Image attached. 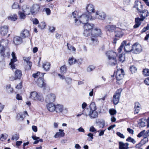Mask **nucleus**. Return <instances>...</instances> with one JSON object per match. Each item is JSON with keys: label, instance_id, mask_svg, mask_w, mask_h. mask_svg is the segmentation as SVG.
<instances>
[{"label": "nucleus", "instance_id": "obj_36", "mask_svg": "<svg viewBox=\"0 0 149 149\" xmlns=\"http://www.w3.org/2000/svg\"><path fill=\"white\" fill-rule=\"evenodd\" d=\"M125 42L126 41H123V42L121 43L120 46L118 49V51L119 53H120L121 52L123 47H124V46L125 45V44L126 43Z\"/></svg>", "mask_w": 149, "mask_h": 149}, {"label": "nucleus", "instance_id": "obj_23", "mask_svg": "<svg viewBox=\"0 0 149 149\" xmlns=\"http://www.w3.org/2000/svg\"><path fill=\"white\" fill-rule=\"evenodd\" d=\"M119 149H128V148L129 143H124L122 142H119Z\"/></svg>", "mask_w": 149, "mask_h": 149}, {"label": "nucleus", "instance_id": "obj_7", "mask_svg": "<svg viewBox=\"0 0 149 149\" xmlns=\"http://www.w3.org/2000/svg\"><path fill=\"white\" fill-rule=\"evenodd\" d=\"M56 98L54 94L51 93L46 96L45 100L47 103H52L54 101Z\"/></svg>", "mask_w": 149, "mask_h": 149}, {"label": "nucleus", "instance_id": "obj_9", "mask_svg": "<svg viewBox=\"0 0 149 149\" xmlns=\"http://www.w3.org/2000/svg\"><path fill=\"white\" fill-rule=\"evenodd\" d=\"M126 43L125 44L124 46V50L126 52H132V47L130 45V42L129 41L125 40Z\"/></svg>", "mask_w": 149, "mask_h": 149}, {"label": "nucleus", "instance_id": "obj_49", "mask_svg": "<svg viewBox=\"0 0 149 149\" xmlns=\"http://www.w3.org/2000/svg\"><path fill=\"white\" fill-rule=\"evenodd\" d=\"M24 14L23 12V13L21 12H19V15L20 18L21 19H24L25 18L26 15Z\"/></svg>", "mask_w": 149, "mask_h": 149}, {"label": "nucleus", "instance_id": "obj_24", "mask_svg": "<svg viewBox=\"0 0 149 149\" xmlns=\"http://www.w3.org/2000/svg\"><path fill=\"white\" fill-rule=\"evenodd\" d=\"M123 33L120 28H118L117 30L115 31V36L116 37L121 38L123 36Z\"/></svg>", "mask_w": 149, "mask_h": 149}, {"label": "nucleus", "instance_id": "obj_59", "mask_svg": "<svg viewBox=\"0 0 149 149\" xmlns=\"http://www.w3.org/2000/svg\"><path fill=\"white\" fill-rule=\"evenodd\" d=\"M148 138H146V137H145V140L142 139L141 141V144L143 145L144 144L148 142Z\"/></svg>", "mask_w": 149, "mask_h": 149}, {"label": "nucleus", "instance_id": "obj_52", "mask_svg": "<svg viewBox=\"0 0 149 149\" xmlns=\"http://www.w3.org/2000/svg\"><path fill=\"white\" fill-rule=\"evenodd\" d=\"M110 114L111 115H113L116 113V111L114 109H111L109 110Z\"/></svg>", "mask_w": 149, "mask_h": 149}, {"label": "nucleus", "instance_id": "obj_16", "mask_svg": "<svg viewBox=\"0 0 149 149\" xmlns=\"http://www.w3.org/2000/svg\"><path fill=\"white\" fill-rule=\"evenodd\" d=\"M97 17L100 19H104L106 17L105 13L103 12L97 11L96 13Z\"/></svg>", "mask_w": 149, "mask_h": 149}, {"label": "nucleus", "instance_id": "obj_50", "mask_svg": "<svg viewBox=\"0 0 149 149\" xmlns=\"http://www.w3.org/2000/svg\"><path fill=\"white\" fill-rule=\"evenodd\" d=\"M127 141L130 142H132L133 144H135L136 143V141L134 139L132 138L131 137H129L126 140Z\"/></svg>", "mask_w": 149, "mask_h": 149}, {"label": "nucleus", "instance_id": "obj_11", "mask_svg": "<svg viewBox=\"0 0 149 149\" xmlns=\"http://www.w3.org/2000/svg\"><path fill=\"white\" fill-rule=\"evenodd\" d=\"M134 7L136 8L138 12L142 11L143 8V6L141 3L138 1H136L135 2V5Z\"/></svg>", "mask_w": 149, "mask_h": 149}, {"label": "nucleus", "instance_id": "obj_48", "mask_svg": "<svg viewBox=\"0 0 149 149\" xmlns=\"http://www.w3.org/2000/svg\"><path fill=\"white\" fill-rule=\"evenodd\" d=\"M8 137V135L6 134H2L0 138V140L2 141H3L6 140Z\"/></svg>", "mask_w": 149, "mask_h": 149}, {"label": "nucleus", "instance_id": "obj_42", "mask_svg": "<svg viewBox=\"0 0 149 149\" xmlns=\"http://www.w3.org/2000/svg\"><path fill=\"white\" fill-rule=\"evenodd\" d=\"M125 59V57L124 55L121 54L119 55L118 60L120 62L123 63L124 62Z\"/></svg>", "mask_w": 149, "mask_h": 149}, {"label": "nucleus", "instance_id": "obj_57", "mask_svg": "<svg viewBox=\"0 0 149 149\" xmlns=\"http://www.w3.org/2000/svg\"><path fill=\"white\" fill-rule=\"evenodd\" d=\"M87 136H88L90 137V138L88 139V141H92V139H93V134L91 133H90L87 134Z\"/></svg>", "mask_w": 149, "mask_h": 149}, {"label": "nucleus", "instance_id": "obj_51", "mask_svg": "<svg viewBox=\"0 0 149 149\" xmlns=\"http://www.w3.org/2000/svg\"><path fill=\"white\" fill-rule=\"evenodd\" d=\"M77 19V18L75 19L74 20L75 21V25H79L81 23H82L81 19L79 18Z\"/></svg>", "mask_w": 149, "mask_h": 149}, {"label": "nucleus", "instance_id": "obj_39", "mask_svg": "<svg viewBox=\"0 0 149 149\" xmlns=\"http://www.w3.org/2000/svg\"><path fill=\"white\" fill-rule=\"evenodd\" d=\"M145 136V137L147 136V134H146V132L145 130H143V131L140 132L137 135V136L138 137H140L142 136Z\"/></svg>", "mask_w": 149, "mask_h": 149}, {"label": "nucleus", "instance_id": "obj_18", "mask_svg": "<svg viewBox=\"0 0 149 149\" xmlns=\"http://www.w3.org/2000/svg\"><path fill=\"white\" fill-rule=\"evenodd\" d=\"M141 109V104L137 102H135L134 103V114H137Z\"/></svg>", "mask_w": 149, "mask_h": 149}, {"label": "nucleus", "instance_id": "obj_32", "mask_svg": "<svg viewBox=\"0 0 149 149\" xmlns=\"http://www.w3.org/2000/svg\"><path fill=\"white\" fill-rule=\"evenodd\" d=\"M38 93L35 91L31 92L30 94V98L33 100H36Z\"/></svg>", "mask_w": 149, "mask_h": 149}, {"label": "nucleus", "instance_id": "obj_26", "mask_svg": "<svg viewBox=\"0 0 149 149\" xmlns=\"http://www.w3.org/2000/svg\"><path fill=\"white\" fill-rule=\"evenodd\" d=\"M91 35V40L93 44L95 45L97 44L98 43L97 37L93 36V33H92Z\"/></svg>", "mask_w": 149, "mask_h": 149}, {"label": "nucleus", "instance_id": "obj_15", "mask_svg": "<svg viewBox=\"0 0 149 149\" xmlns=\"http://www.w3.org/2000/svg\"><path fill=\"white\" fill-rule=\"evenodd\" d=\"M37 84L39 87L41 88L45 87L46 85L44 79L42 77H40L38 78L37 82Z\"/></svg>", "mask_w": 149, "mask_h": 149}, {"label": "nucleus", "instance_id": "obj_43", "mask_svg": "<svg viewBox=\"0 0 149 149\" xmlns=\"http://www.w3.org/2000/svg\"><path fill=\"white\" fill-rule=\"evenodd\" d=\"M19 138V135L18 134H15L12 136L11 139L14 140H17Z\"/></svg>", "mask_w": 149, "mask_h": 149}, {"label": "nucleus", "instance_id": "obj_31", "mask_svg": "<svg viewBox=\"0 0 149 149\" xmlns=\"http://www.w3.org/2000/svg\"><path fill=\"white\" fill-rule=\"evenodd\" d=\"M77 62V60L73 57L69 58L68 60V63L70 65L75 64Z\"/></svg>", "mask_w": 149, "mask_h": 149}, {"label": "nucleus", "instance_id": "obj_61", "mask_svg": "<svg viewBox=\"0 0 149 149\" xmlns=\"http://www.w3.org/2000/svg\"><path fill=\"white\" fill-rule=\"evenodd\" d=\"M105 130H98V131H97L98 132H99V136H102L104 135V132L105 131Z\"/></svg>", "mask_w": 149, "mask_h": 149}, {"label": "nucleus", "instance_id": "obj_12", "mask_svg": "<svg viewBox=\"0 0 149 149\" xmlns=\"http://www.w3.org/2000/svg\"><path fill=\"white\" fill-rule=\"evenodd\" d=\"M20 36L22 38H29L30 36V34L28 30L24 29L21 31Z\"/></svg>", "mask_w": 149, "mask_h": 149}, {"label": "nucleus", "instance_id": "obj_41", "mask_svg": "<svg viewBox=\"0 0 149 149\" xmlns=\"http://www.w3.org/2000/svg\"><path fill=\"white\" fill-rule=\"evenodd\" d=\"M23 12L26 15H29L30 14V13H31V9L29 8H26L25 9H24V8H23Z\"/></svg>", "mask_w": 149, "mask_h": 149}, {"label": "nucleus", "instance_id": "obj_54", "mask_svg": "<svg viewBox=\"0 0 149 149\" xmlns=\"http://www.w3.org/2000/svg\"><path fill=\"white\" fill-rule=\"evenodd\" d=\"M149 29V24H147L146 27H144L142 30L141 31V33H144L146 32L147 30Z\"/></svg>", "mask_w": 149, "mask_h": 149}, {"label": "nucleus", "instance_id": "obj_5", "mask_svg": "<svg viewBox=\"0 0 149 149\" xmlns=\"http://www.w3.org/2000/svg\"><path fill=\"white\" fill-rule=\"evenodd\" d=\"M78 18L81 19L82 23L84 24L86 23V22L90 19L91 20L94 19L92 18V16L90 14L88 15L86 14H83L79 17H78Z\"/></svg>", "mask_w": 149, "mask_h": 149}, {"label": "nucleus", "instance_id": "obj_22", "mask_svg": "<svg viewBox=\"0 0 149 149\" xmlns=\"http://www.w3.org/2000/svg\"><path fill=\"white\" fill-rule=\"evenodd\" d=\"M86 9L88 12L90 13H94L95 11L93 6L91 4L87 5L86 7Z\"/></svg>", "mask_w": 149, "mask_h": 149}, {"label": "nucleus", "instance_id": "obj_1", "mask_svg": "<svg viewBox=\"0 0 149 149\" xmlns=\"http://www.w3.org/2000/svg\"><path fill=\"white\" fill-rule=\"evenodd\" d=\"M138 12L140 13V15L141 18L137 17L135 18V24L133 26L134 28L139 27L141 24V21H143L145 18L149 15L148 11L146 10H142V11Z\"/></svg>", "mask_w": 149, "mask_h": 149}, {"label": "nucleus", "instance_id": "obj_17", "mask_svg": "<svg viewBox=\"0 0 149 149\" xmlns=\"http://www.w3.org/2000/svg\"><path fill=\"white\" fill-rule=\"evenodd\" d=\"M22 38L21 37L16 36L13 38V42L16 45L20 44L22 42Z\"/></svg>", "mask_w": 149, "mask_h": 149}, {"label": "nucleus", "instance_id": "obj_46", "mask_svg": "<svg viewBox=\"0 0 149 149\" xmlns=\"http://www.w3.org/2000/svg\"><path fill=\"white\" fill-rule=\"evenodd\" d=\"M95 68V67L92 65H89L87 69V71L88 72H90L93 70Z\"/></svg>", "mask_w": 149, "mask_h": 149}, {"label": "nucleus", "instance_id": "obj_25", "mask_svg": "<svg viewBox=\"0 0 149 149\" xmlns=\"http://www.w3.org/2000/svg\"><path fill=\"white\" fill-rule=\"evenodd\" d=\"M59 132H57L54 136V137L55 138H57L58 137H63L65 135V133L63 132V130L59 129Z\"/></svg>", "mask_w": 149, "mask_h": 149}, {"label": "nucleus", "instance_id": "obj_62", "mask_svg": "<svg viewBox=\"0 0 149 149\" xmlns=\"http://www.w3.org/2000/svg\"><path fill=\"white\" fill-rule=\"evenodd\" d=\"M65 80L68 84H69L71 82L72 79L70 78L67 77L65 78Z\"/></svg>", "mask_w": 149, "mask_h": 149}, {"label": "nucleus", "instance_id": "obj_47", "mask_svg": "<svg viewBox=\"0 0 149 149\" xmlns=\"http://www.w3.org/2000/svg\"><path fill=\"white\" fill-rule=\"evenodd\" d=\"M32 138L35 141L33 143V144H37L39 142L38 139H39V137H36L35 136H32Z\"/></svg>", "mask_w": 149, "mask_h": 149}, {"label": "nucleus", "instance_id": "obj_63", "mask_svg": "<svg viewBox=\"0 0 149 149\" xmlns=\"http://www.w3.org/2000/svg\"><path fill=\"white\" fill-rule=\"evenodd\" d=\"M89 131L92 132H97V130L93 126H91L90 128Z\"/></svg>", "mask_w": 149, "mask_h": 149}, {"label": "nucleus", "instance_id": "obj_55", "mask_svg": "<svg viewBox=\"0 0 149 149\" xmlns=\"http://www.w3.org/2000/svg\"><path fill=\"white\" fill-rule=\"evenodd\" d=\"M72 16L75 19L79 17H78V14L77 11H74L72 13Z\"/></svg>", "mask_w": 149, "mask_h": 149}, {"label": "nucleus", "instance_id": "obj_6", "mask_svg": "<svg viewBox=\"0 0 149 149\" xmlns=\"http://www.w3.org/2000/svg\"><path fill=\"white\" fill-rule=\"evenodd\" d=\"M132 52L134 54H138L142 50L141 45L138 43H136L132 45Z\"/></svg>", "mask_w": 149, "mask_h": 149}, {"label": "nucleus", "instance_id": "obj_44", "mask_svg": "<svg viewBox=\"0 0 149 149\" xmlns=\"http://www.w3.org/2000/svg\"><path fill=\"white\" fill-rule=\"evenodd\" d=\"M143 74L146 76H149V69H144L143 71Z\"/></svg>", "mask_w": 149, "mask_h": 149}, {"label": "nucleus", "instance_id": "obj_56", "mask_svg": "<svg viewBox=\"0 0 149 149\" xmlns=\"http://www.w3.org/2000/svg\"><path fill=\"white\" fill-rule=\"evenodd\" d=\"M116 134L118 136L121 138L124 139L125 137V136L123 135V134L120 132H116Z\"/></svg>", "mask_w": 149, "mask_h": 149}, {"label": "nucleus", "instance_id": "obj_4", "mask_svg": "<svg viewBox=\"0 0 149 149\" xmlns=\"http://www.w3.org/2000/svg\"><path fill=\"white\" fill-rule=\"evenodd\" d=\"M85 111V115L86 116H89L91 119L95 118L98 117V113L95 110H89L88 108H87Z\"/></svg>", "mask_w": 149, "mask_h": 149}, {"label": "nucleus", "instance_id": "obj_27", "mask_svg": "<svg viewBox=\"0 0 149 149\" xmlns=\"http://www.w3.org/2000/svg\"><path fill=\"white\" fill-rule=\"evenodd\" d=\"M15 75L16 79H20L22 75L21 71L18 70H16L15 72Z\"/></svg>", "mask_w": 149, "mask_h": 149}, {"label": "nucleus", "instance_id": "obj_34", "mask_svg": "<svg viewBox=\"0 0 149 149\" xmlns=\"http://www.w3.org/2000/svg\"><path fill=\"white\" fill-rule=\"evenodd\" d=\"M36 100H38L40 102L43 101L44 98L42 95L40 93H38Z\"/></svg>", "mask_w": 149, "mask_h": 149}, {"label": "nucleus", "instance_id": "obj_38", "mask_svg": "<svg viewBox=\"0 0 149 149\" xmlns=\"http://www.w3.org/2000/svg\"><path fill=\"white\" fill-rule=\"evenodd\" d=\"M92 31H90L89 30H87V29H85V30L83 33V34L84 36H89L90 34H92Z\"/></svg>", "mask_w": 149, "mask_h": 149}, {"label": "nucleus", "instance_id": "obj_40", "mask_svg": "<svg viewBox=\"0 0 149 149\" xmlns=\"http://www.w3.org/2000/svg\"><path fill=\"white\" fill-rule=\"evenodd\" d=\"M61 72L63 74L65 73L67 71V68L65 65L61 67L60 68Z\"/></svg>", "mask_w": 149, "mask_h": 149}, {"label": "nucleus", "instance_id": "obj_45", "mask_svg": "<svg viewBox=\"0 0 149 149\" xmlns=\"http://www.w3.org/2000/svg\"><path fill=\"white\" fill-rule=\"evenodd\" d=\"M5 48L4 47L0 45V53L1 56H4L5 55L4 54Z\"/></svg>", "mask_w": 149, "mask_h": 149}, {"label": "nucleus", "instance_id": "obj_14", "mask_svg": "<svg viewBox=\"0 0 149 149\" xmlns=\"http://www.w3.org/2000/svg\"><path fill=\"white\" fill-rule=\"evenodd\" d=\"M8 31V27L6 26L1 27L0 29V34L2 36L7 34Z\"/></svg>", "mask_w": 149, "mask_h": 149}, {"label": "nucleus", "instance_id": "obj_3", "mask_svg": "<svg viewBox=\"0 0 149 149\" xmlns=\"http://www.w3.org/2000/svg\"><path fill=\"white\" fill-rule=\"evenodd\" d=\"M122 91V90L121 89H118L113 95L112 101L114 104L116 105L119 102Z\"/></svg>", "mask_w": 149, "mask_h": 149}, {"label": "nucleus", "instance_id": "obj_19", "mask_svg": "<svg viewBox=\"0 0 149 149\" xmlns=\"http://www.w3.org/2000/svg\"><path fill=\"white\" fill-rule=\"evenodd\" d=\"M55 110L57 113H60L64 111L63 107L62 105L57 104L56 106Z\"/></svg>", "mask_w": 149, "mask_h": 149}, {"label": "nucleus", "instance_id": "obj_28", "mask_svg": "<svg viewBox=\"0 0 149 149\" xmlns=\"http://www.w3.org/2000/svg\"><path fill=\"white\" fill-rule=\"evenodd\" d=\"M92 33H93V36L97 37L101 34V30L100 29L96 28L93 31Z\"/></svg>", "mask_w": 149, "mask_h": 149}, {"label": "nucleus", "instance_id": "obj_20", "mask_svg": "<svg viewBox=\"0 0 149 149\" xmlns=\"http://www.w3.org/2000/svg\"><path fill=\"white\" fill-rule=\"evenodd\" d=\"M47 107V109L50 112H53L55 110L56 106L52 103L48 104Z\"/></svg>", "mask_w": 149, "mask_h": 149}, {"label": "nucleus", "instance_id": "obj_8", "mask_svg": "<svg viewBox=\"0 0 149 149\" xmlns=\"http://www.w3.org/2000/svg\"><path fill=\"white\" fill-rule=\"evenodd\" d=\"M40 8L39 5L38 4H34L31 9V12L32 15H35L39 11Z\"/></svg>", "mask_w": 149, "mask_h": 149}, {"label": "nucleus", "instance_id": "obj_10", "mask_svg": "<svg viewBox=\"0 0 149 149\" xmlns=\"http://www.w3.org/2000/svg\"><path fill=\"white\" fill-rule=\"evenodd\" d=\"M124 71L122 69L116 72V78L117 81H119L122 79L124 77Z\"/></svg>", "mask_w": 149, "mask_h": 149}, {"label": "nucleus", "instance_id": "obj_64", "mask_svg": "<svg viewBox=\"0 0 149 149\" xmlns=\"http://www.w3.org/2000/svg\"><path fill=\"white\" fill-rule=\"evenodd\" d=\"M144 82L146 85H149V77H148L146 79Z\"/></svg>", "mask_w": 149, "mask_h": 149}, {"label": "nucleus", "instance_id": "obj_33", "mask_svg": "<svg viewBox=\"0 0 149 149\" xmlns=\"http://www.w3.org/2000/svg\"><path fill=\"white\" fill-rule=\"evenodd\" d=\"M90 109L89 110H96L97 109L95 105V103L94 102H92L90 106Z\"/></svg>", "mask_w": 149, "mask_h": 149}, {"label": "nucleus", "instance_id": "obj_29", "mask_svg": "<svg viewBox=\"0 0 149 149\" xmlns=\"http://www.w3.org/2000/svg\"><path fill=\"white\" fill-rule=\"evenodd\" d=\"M93 24H90L88 23H86L84 24V29H87V30L91 31V29H93Z\"/></svg>", "mask_w": 149, "mask_h": 149}, {"label": "nucleus", "instance_id": "obj_13", "mask_svg": "<svg viewBox=\"0 0 149 149\" xmlns=\"http://www.w3.org/2000/svg\"><path fill=\"white\" fill-rule=\"evenodd\" d=\"M12 56L13 58L11 60V62L10 63V65H11V69L13 70L15 68V66L13 63L17 61V60L15 56V53L14 52H13L12 53Z\"/></svg>", "mask_w": 149, "mask_h": 149}, {"label": "nucleus", "instance_id": "obj_37", "mask_svg": "<svg viewBox=\"0 0 149 149\" xmlns=\"http://www.w3.org/2000/svg\"><path fill=\"white\" fill-rule=\"evenodd\" d=\"M9 20L12 21H15L17 19V16L16 15L14 14L13 15H11L8 17Z\"/></svg>", "mask_w": 149, "mask_h": 149}, {"label": "nucleus", "instance_id": "obj_21", "mask_svg": "<svg viewBox=\"0 0 149 149\" xmlns=\"http://www.w3.org/2000/svg\"><path fill=\"white\" fill-rule=\"evenodd\" d=\"M105 29L106 31L113 32L116 29V26L114 25H108L105 27Z\"/></svg>", "mask_w": 149, "mask_h": 149}, {"label": "nucleus", "instance_id": "obj_35", "mask_svg": "<svg viewBox=\"0 0 149 149\" xmlns=\"http://www.w3.org/2000/svg\"><path fill=\"white\" fill-rule=\"evenodd\" d=\"M45 73H42L40 75V72H38L36 73H34L33 74L32 76L34 78H37L38 77H42L44 76Z\"/></svg>", "mask_w": 149, "mask_h": 149}, {"label": "nucleus", "instance_id": "obj_58", "mask_svg": "<svg viewBox=\"0 0 149 149\" xmlns=\"http://www.w3.org/2000/svg\"><path fill=\"white\" fill-rule=\"evenodd\" d=\"M19 5L18 3H14L12 6V8L13 9H16L18 8Z\"/></svg>", "mask_w": 149, "mask_h": 149}, {"label": "nucleus", "instance_id": "obj_30", "mask_svg": "<svg viewBox=\"0 0 149 149\" xmlns=\"http://www.w3.org/2000/svg\"><path fill=\"white\" fill-rule=\"evenodd\" d=\"M50 64L49 62H46L43 64V67L46 71H48L50 69Z\"/></svg>", "mask_w": 149, "mask_h": 149}, {"label": "nucleus", "instance_id": "obj_60", "mask_svg": "<svg viewBox=\"0 0 149 149\" xmlns=\"http://www.w3.org/2000/svg\"><path fill=\"white\" fill-rule=\"evenodd\" d=\"M99 123L101 125L100 126V127L103 128L105 126V121L104 120H102V121L99 122Z\"/></svg>", "mask_w": 149, "mask_h": 149}, {"label": "nucleus", "instance_id": "obj_2", "mask_svg": "<svg viewBox=\"0 0 149 149\" xmlns=\"http://www.w3.org/2000/svg\"><path fill=\"white\" fill-rule=\"evenodd\" d=\"M106 54L108 59V63L109 65L114 66L117 65V61L116 57L117 55L116 53L109 51L107 52Z\"/></svg>", "mask_w": 149, "mask_h": 149}, {"label": "nucleus", "instance_id": "obj_53", "mask_svg": "<svg viewBox=\"0 0 149 149\" xmlns=\"http://www.w3.org/2000/svg\"><path fill=\"white\" fill-rule=\"evenodd\" d=\"M68 48L70 50H72V51H75L76 50L75 48L74 47L71 46L70 45L67 44V45Z\"/></svg>", "mask_w": 149, "mask_h": 149}]
</instances>
